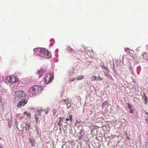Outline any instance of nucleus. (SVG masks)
<instances>
[{
	"instance_id": "f257e3e1",
	"label": "nucleus",
	"mask_w": 148,
	"mask_h": 148,
	"mask_svg": "<svg viewBox=\"0 0 148 148\" xmlns=\"http://www.w3.org/2000/svg\"><path fill=\"white\" fill-rule=\"evenodd\" d=\"M42 88L38 85H35L31 87L28 92V94L30 97L35 96L39 92H41Z\"/></svg>"
},
{
	"instance_id": "f03ea898",
	"label": "nucleus",
	"mask_w": 148,
	"mask_h": 148,
	"mask_svg": "<svg viewBox=\"0 0 148 148\" xmlns=\"http://www.w3.org/2000/svg\"><path fill=\"white\" fill-rule=\"evenodd\" d=\"M40 56L44 58L49 59L51 57V54L48 50L44 49H41L39 54Z\"/></svg>"
},
{
	"instance_id": "7ed1b4c3",
	"label": "nucleus",
	"mask_w": 148,
	"mask_h": 148,
	"mask_svg": "<svg viewBox=\"0 0 148 148\" xmlns=\"http://www.w3.org/2000/svg\"><path fill=\"white\" fill-rule=\"evenodd\" d=\"M14 96L15 99L17 101L26 99L25 94L23 91H19L16 92Z\"/></svg>"
},
{
	"instance_id": "20e7f679",
	"label": "nucleus",
	"mask_w": 148,
	"mask_h": 148,
	"mask_svg": "<svg viewBox=\"0 0 148 148\" xmlns=\"http://www.w3.org/2000/svg\"><path fill=\"white\" fill-rule=\"evenodd\" d=\"M54 74L52 72H50L47 73L44 77V82L48 84L51 83L53 79Z\"/></svg>"
},
{
	"instance_id": "39448f33",
	"label": "nucleus",
	"mask_w": 148,
	"mask_h": 148,
	"mask_svg": "<svg viewBox=\"0 0 148 148\" xmlns=\"http://www.w3.org/2000/svg\"><path fill=\"white\" fill-rule=\"evenodd\" d=\"M7 79L9 82L14 83L18 81V78L14 76L10 75L7 77Z\"/></svg>"
},
{
	"instance_id": "423d86ee",
	"label": "nucleus",
	"mask_w": 148,
	"mask_h": 148,
	"mask_svg": "<svg viewBox=\"0 0 148 148\" xmlns=\"http://www.w3.org/2000/svg\"><path fill=\"white\" fill-rule=\"evenodd\" d=\"M27 102V99L21 100L17 105L18 108H21Z\"/></svg>"
},
{
	"instance_id": "0eeeda50",
	"label": "nucleus",
	"mask_w": 148,
	"mask_h": 148,
	"mask_svg": "<svg viewBox=\"0 0 148 148\" xmlns=\"http://www.w3.org/2000/svg\"><path fill=\"white\" fill-rule=\"evenodd\" d=\"M31 127V125L30 124H26L25 125V129L26 131H27L28 133L30 134L31 132V131H29V128L31 129L32 128V127Z\"/></svg>"
},
{
	"instance_id": "6e6552de",
	"label": "nucleus",
	"mask_w": 148,
	"mask_h": 148,
	"mask_svg": "<svg viewBox=\"0 0 148 148\" xmlns=\"http://www.w3.org/2000/svg\"><path fill=\"white\" fill-rule=\"evenodd\" d=\"M29 143L31 144L32 146H34L35 140L34 138L30 137L29 138Z\"/></svg>"
},
{
	"instance_id": "1a4fd4ad",
	"label": "nucleus",
	"mask_w": 148,
	"mask_h": 148,
	"mask_svg": "<svg viewBox=\"0 0 148 148\" xmlns=\"http://www.w3.org/2000/svg\"><path fill=\"white\" fill-rule=\"evenodd\" d=\"M24 114L25 115H26L28 117L30 118L31 116L30 113L27 111H25L24 112Z\"/></svg>"
},
{
	"instance_id": "9d476101",
	"label": "nucleus",
	"mask_w": 148,
	"mask_h": 148,
	"mask_svg": "<svg viewBox=\"0 0 148 148\" xmlns=\"http://www.w3.org/2000/svg\"><path fill=\"white\" fill-rule=\"evenodd\" d=\"M145 97L144 101L145 103V104H147V97L146 95L145 94H144Z\"/></svg>"
},
{
	"instance_id": "9b49d317",
	"label": "nucleus",
	"mask_w": 148,
	"mask_h": 148,
	"mask_svg": "<svg viewBox=\"0 0 148 148\" xmlns=\"http://www.w3.org/2000/svg\"><path fill=\"white\" fill-rule=\"evenodd\" d=\"M36 127L35 130L37 132L38 135L40 136V135H39V132H40V129L37 127L36 126H35Z\"/></svg>"
},
{
	"instance_id": "f8f14e48",
	"label": "nucleus",
	"mask_w": 148,
	"mask_h": 148,
	"mask_svg": "<svg viewBox=\"0 0 148 148\" xmlns=\"http://www.w3.org/2000/svg\"><path fill=\"white\" fill-rule=\"evenodd\" d=\"M97 77L96 76L93 75L91 77V80L92 81H95V80H97Z\"/></svg>"
},
{
	"instance_id": "ddd939ff",
	"label": "nucleus",
	"mask_w": 148,
	"mask_h": 148,
	"mask_svg": "<svg viewBox=\"0 0 148 148\" xmlns=\"http://www.w3.org/2000/svg\"><path fill=\"white\" fill-rule=\"evenodd\" d=\"M84 76L82 75L78 76L76 77V79L77 80H80L82 78H83Z\"/></svg>"
},
{
	"instance_id": "4468645a",
	"label": "nucleus",
	"mask_w": 148,
	"mask_h": 148,
	"mask_svg": "<svg viewBox=\"0 0 148 148\" xmlns=\"http://www.w3.org/2000/svg\"><path fill=\"white\" fill-rule=\"evenodd\" d=\"M66 104V108L67 109H69L71 107V103L69 102Z\"/></svg>"
},
{
	"instance_id": "2eb2a0df",
	"label": "nucleus",
	"mask_w": 148,
	"mask_h": 148,
	"mask_svg": "<svg viewBox=\"0 0 148 148\" xmlns=\"http://www.w3.org/2000/svg\"><path fill=\"white\" fill-rule=\"evenodd\" d=\"M103 79L102 77H101L100 76H98L97 77V80L102 81Z\"/></svg>"
},
{
	"instance_id": "dca6fc26",
	"label": "nucleus",
	"mask_w": 148,
	"mask_h": 148,
	"mask_svg": "<svg viewBox=\"0 0 148 148\" xmlns=\"http://www.w3.org/2000/svg\"><path fill=\"white\" fill-rule=\"evenodd\" d=\"M57 110L56 109H54L53 111V115L54 116H56Z\"/></svg>"
},
{
	"instance_id": "f3484780",
	"label": "nucleus",
	"mask_w": 148,
	"mask_h": 148,
	"mask_svg": "<svg viewBox=\"0 0 148 148\" xmlns=\"http://www.w3.org/2000/svg\"><path fill=\"white\" fill-rule=\"evenodd\" d=\"M145 114H146L148 116H147L146 119V123H148V112H145Z\"/></svg>"
},
{
	"instance_id": "a211bd4d",
	"label": "nucleus",
	"mask_w": 148,
	"mask_h": 148,
	"mask_svg": "<svg viewBox=\"0 0 148 148\" xmlns=\"http://www.w3.org/2000/svg\"><path fill=\"white\" fill-rule=\"evenodd\" d=\"M64 101L66 104L67 103L69 102V100L68 99H67L64 100Z\"/></svg>"
},
{
	"instance_id": "6ab92c4d",
	"label": "nucleus",
	"mask_w": 148,
	"mask_h": 148,
	"mask_svg": "<svg viewBox=\"0 0 148 148\" xmlns=\"http://www.w3.org/2000/svg\"><path fill=\"white\" fill-rule=\"evenodd\" d=\"M8 124L10 127L12 125V122L11 121H9L8 122Z\"/></svg>"
},
{
	"instance_id": "aec40b11",
	"label": "nucleus",
	"mask_w": 148,
	"mask_h": 148,
	"mask_svg": "<svg viewBox=\"0 0 148 148\" xmlns=\"http://www.w3.org/2000/svg\"><path fill=\"white\" fill-rule=\"evenodd\" d=\"M69 120L71 121L72 120V115H70L69 116Z\"/></svg>"
},
{
	"instance_id": "412c9836",
	"label": "nucleus",
	"mask_w": 148,
	"mask_h": 148,
	"mask_svg": "<svg viewBox=\"0 0 148 148\" xmlns=\"http://www.w3.org/2000/svg\"><path fill=\"white\" fill-rule=\"evenodd\" d=\"M104 74L107 76H109V74L106 71H104Z\"/></svg>"
},
{
	"instance_id": "4be33fe9",
	"label": "nucleus",
	"mask_w": 148,
	"mask_h": 148,
	"mask_svg": "<svg viewBox=\"0 0 148 148\" xmlns=\"http://www.w3.org/2000/svg\"><path fill=\"white\" fill-rule=\"evenodd\" d=\"M106 104H107L106 102H104L103 103L102 105V107L103 108V107H104L106 105Z\"/></svg>"
},
{
	"instance_id": "5701e85b",
	"label": "nucleus",
	"mask_w": 148,
	"mask_h": 148,
	"mask_svg": "<svg viewBox=\"0 0 148 148\" xmlns=\"http://www.w3.org/2000/svg\"><path fill=\"white\" fill-rule=\"evenodd\" d=\"M84 132V130L83 129H82L80 131L79 133L80 134H82Z\"/></svg>"
},
{
	"instance_id": "b1692460",
	"label": "nucleus",
	"mask_w": 148,
	"mask_h": 148,
	"mask_svg": "<svg viewBox=\"0 0 148 148\" xmlns=\"http://www.w3.org/2000/svg\"><path fill=\"white\" fill-rule=\"evenodd\" d=\"M75 79L74 78H70V79L69 81L71 82L72 81H74Z\"/></svg>"
},
{
	"instance_id": "393cba45",
	"label": "nucleus",
	"mask_w": 148,
	"mask_h": 148,
	"mask_svg": "<svg viewBox=\"0 0 148 148\" xmlns=\"http://www.w3.org/2000/svg\"><path fill=\"white\" fill-rule=\"evenodd\" d=\"M130 113H133L134 112L132 108L130 109Z\"/></svg>"
},
{
	"instance_id": "a878e982",
	"label": "nucleus",
	"mask_w": 148,
	"mask_h": 148,
	"mask_svg": "<svg viewBox=\"0 0 148 148\" xmlns=\"http://www.w3.org/2000/svg\"><path fill=\"white\" fill-rule=\"evenodd\" d=\"M83 135H81V136H78V138L79 139V140H81V139H82V136H83Z\"/></svg>"
},
{
	"instance_id": "bb28decb",
	"label": "nucleus",
	"mask_w": 148,
	"mask_h": 148,
	"mask_svg": "<svg viewBox=\"0 0 148 148\" xmlns=\"http://www.w3.org/2000/svg\"><path fill=\"white\" fill-rule=\"evenodd\" d=\"M35 118L36 120L37 121H38V117L37 115H35Z\"/></svg>"
},
{
	"instance_id": "cd10ccee",
	"label": "nucleus",
	"mask_w": 148,
	"mask_h": 148,
	"mask_svg": "<svg viewBox=\"0 0 148 148\" xmlns=\"http://www.w3.org/2000/svg\"><path fill=\"white\" fill-rule=\"evenodd\" d=\"M128 107L130 109L132 108L131 107V106L130 104H128Z\"/></svg>"
},
{
	"instance_id": "c85d7f7f",
	"label": "nucleus",
	"mask_w": 148,
	"mask_h": 148,
	"mask_svg": "<svg viewBox=\"0 0 148 148\" xmlns=\"http://www.w3.org/2000/svg\"><path fill=\"white\" fill-rule=\"evenodd\" d=\"M104 69L107 71H108V69H107V67H104Z\"/></svg>"
},
{
	"instance_id": "c756f323",
	"label": "nucleus",
	"mask_w": 148,
	"mask_h": 148,
	"mask_svg": "<svg viewBox=\"0 0 148 148\" xmlns=\"http://www.w3.org/2000/svg\"><path fill=\"white\" fill-rule=\"evenodd\" d=\"M66 121H67L69 120V118H66Z\"/></svg>"
},
{
	"instance_id": "7c9ffc66",
	"label": "nucleus",
	"mask_w": 148,
	"mask_h": 148,
	"mask_svg": "<svg viewBox=\"0 0 148 148\" xmlns=\"http://www.w3.org/2000/svg\"><path fill=\"white\" fill-rule=\"evenodd\" d=\"M129 49L128 48H126V49H125V51H126L127 50H129Z\"/></svg>"
},
{
	"instance_id": "2f4dec72",
	"label": "nucleus",
	"mask_w": 148,
	"mask_h": 148,
	"mask_svg": "<svg viewBox=\"0 0 148 148\" xmlns=\"http://www.w3.org/2000/svg\"><path fill=\"white\" fill-rule=\"evenodd\" d=\"M42 71V70H39V73H40L41 72V71Z\"/></svg>"
},
{
	"instance_id": "473e14b6",
	"label": "nucleus",
	"mask_w": 148,
	"mask_h": 148,
	"mask_svg": "<svg viewBox=\"0 0 148 148\" xmlns=\"http://www.w3.org/2000/svg\"><path fill=\"white\" fill-rule=\"evenodd\" d=\"M70 49H71V51L72 50V48H71Z\"/></svg>"
},
{
	"instance_id": "72a5a7b5",
	"label": "nucleus",
	"mask_w": 148,
	"mask_h": 148,
	"mask_svg": "<svg viewBox=\"0 0 148 148\" xmlns=\"http://www.w3.org/2000/svg\"><path fill=\"white\" fill-rule=\"evenodd\" d=\"M62 118V117H61L60 118V119H61Z\"/></svg>"
},
{
	"instance_id": "f704fd0d",
	"label": "nucleus",
	"mask_w": 148,
	"mask_h": 148,
	"mask_svg": "<svg viewBox=\"0 0 148 148\" xmlns=\"http://www.w3.org/2000/svg\"><path fill=\"white\" fill-rule=\"evenodd\" d=\"M62 118V117H61L60 118V119H61Z\"/></svg>"
},
{
	"instance_id": "c9c22d12",
	"label": "nucleus",
	"mask_w": 148,
	"mask_h": 148,
	"mask_svg": "<svg viewBox=\"0 0 148 148\" xmlns=\"http://www.w3.org/2000/svg\"><path fill=\"white\" fill-rule=\"evenodd\" d=\"M62 118V117H61L60 118V119H61Z\"/></svg>"
}]
</instances>
